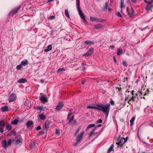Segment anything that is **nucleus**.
<instances>
[{"instance_id":"1","label":"nucleus","mask_w":153,"mask_h":153,"mask_svg":"<svg viewBox=\"0 0 153 153\" xmlns=\"http://www.w3.org/2000/svg\"><path fill=\"white\" fill-rule=\"evenodd\" d=\"M96 105L98 107H100V110L102 111L103 113L110 111L109 104L106 103L105 104H103L101 103L97 104Z\"/></svg>"},{"instance_id":"2","label":"nucleus","mask_w":153,"mask_h":153,"mask_svg":"<svg viewBox=\"0 0 153 153\" xmlns=\"http://www.w3.org/2000/svg\"><path fill=\"white\" fill-rule=\"evenodd\" d=\"M76 5L77 9L78 11L79 15L80 16L81 19L85 18V16L82 12V10L80 8V3L79 0H76Z\"/></svg>"},{"instance_id":"3","label":"nucleus","mask_w":153,"mask_h":153,"mask_svg":"<svg viewBox=\"0 0 153 153\" xmlns=\"http://www.w3.org/2000/svg\"><path fill=\"white\" fill-rule=\"evenodd\" d=\"M116 140L117 141L116 143V144L117 145V148H118L119 147L123 146V145L125 143H124L123 138L121 137L120 136H119L117 138Z\"/></svg>"},{"instance_id":"4","label":"nucleus","mask_w":153,"mask_h":153,"mask_svg":"<svg viewBox=\"0 0 153 153\" xmlns=\"http://www.w3.org/2000/svg\"><path fill=\"white\" fill-rule=\"evenodd\" d=\"M94 51V49L92 47L88 49L87 52L83 54V56H88L92 55Z\"/></svg>"},{"instance_id":"5","label":"nucleus","mask_w":153,"mask_h":153,"mask_svg":"<svg viewBox=\"0 0 153 153\" xmlns=\"http://www.w3.org/2000/svg\"><path fill=\"white\" fill-rule=\"evenodd\" d=\"M16 98V94L13 93L10 95L8 98L9 102H12L14 101Z\"/></svg>"},{"instance_id":"6","label":"nucleus","mask_w":153,"mask_h":153,"mask_svg":"<svg viewBox=\"0 0 153 153\" xmlns=\"http://www.w3.org/2000/svg\"><path fill=\"white\" fill-rule=\"evenodd\" d=\"M21 6L19 5L16 7L14 8L12 10L9 14V16H13V15L16 13L17 10H18L20 8Z\"/></svg>"},{"instance_id":"7","label":"nucleus","mask_w":153,"mask_h":153,"mask_svg":"<svg viewBox=\"0 0 153 153\" xmlns=\"http://www.w3.org/2000/svg\"><path fill=\"white\" fill-rule=\"evenodd\" d=\"M90 19L91 21H95L99 22H103L104 21V19H99L96 17H92L91 16L90 17Z\"/></svg>"},{"instance_id":"8","label":"nucleus","mask_w":153,"mask_h":153,"mask_svg":"<svg viewBox=\"0 0 153 153\" xmlns=\"http://www.w3.org/2000/svg\"><path fill=\"white\" fill-rule=\"evenodd\" d=\"M148 93V89L146 88V90L144 89L141 91H138V94L141 96H145Z\"/></svg>"},{"instance_id":"9","label":"nucleus","mask_w":153,"mask_h":153,"mask_svg":"<svg viewBox=\"0 0 153 153\" xmlns=\"http://www.w3.org/2000/svg\"><path fill=\"white\" fill-rule=\"evenodd\" d=\"M84 131H82L77 136L76 138V141H78V142H80V141L82 139V136L84 134Z\"/></svg>"},{"instance_id":"10","label":"nucleus","mask_w":153,"mask_h":153,"mask_svg":"<svg viewBox=\"0 0 153 153\" xmlns=\"http://www.w3.org/2000/svg\"><path fill=\"white\" fill-rule=\"evenodd\" d=\"M39 100L42 103H45L48 102V100L44 95H42L40 97Z\"/></svg>"},{"instance_id":"11","label":"nucleus","mask_w":153,"mask_h":153,"mask_svg":"<svg viewBox=\"0 0 153 153\" xmlns=\"http://www.w3.org/2000/svg\"><path fill=\"white\" fill-rule=\"evenodd\" d=\"M51 123V122L48 121H46L45 123L43 125V127L45 129H48L49 126V125Z\"/></svg>"},{"instance_id":"12","label":"nucleus","mask_w":153,"mask_h":153,"mask_svg":"<svg viewBox=\"0 0 153 153\" xmlns=\"http://www.w3.org/2000/svg\"><path fill=\"white\" fill-rule=\"evenodd\" d=\"M96 129V127H94L89 133V136L90 137H91L93 134L96 135L98 134L97 132H94V131Z\"/></svg>"},{"instance_id":"13","label":"nucleus","mask_w":153,"mask_h":153,"mask_svg":"<svg viewBox=\"0 0 153 153\" xmlns=\"http://www.w3.org/2000/svg\"><path fill=\"white\" fill-rule=\"evenodd\" d=\"M103 25L100 24H97L94 26V28L97 30H100L103 28Z\"/></svg>"},{"instance_id":"14","label":"nucleus","mask_w":153,"mask_h":153,"mask_svg":"<svg viewBox=\"0 0 153 153\" xmlns=\"http://www.w3.org/2000/svg\"><path fill=\"white\" fill-rule=\"evenodd\" d=\"M153 7V5L151 3H148L147 4V5H146L145 9L147 11L149 10L151 8Z\"/></svg>"},{"instance_id":"15","label":"nucleus","mask_w":153,"mask_h":153,"mask_svg":"<svg viewBox=\"0 0 153 153\" xmlns=\"http://www.w3.org/2000/svg\"><path fill=\"white\" fill-rule=\"evenodd\" d=\"M131 12H128V15L130 17H133L134 13V9L132 7L131 8Z\"/></svg>"},{"instance_id":"16","label":"nucleus","mask_w":153,"mask_h":153,"mask_svg":"<svg viewBox=\"0 0 153 153\" xmlns=\"http://www.w3.org/2000/svg\"><path fill=\"white\" fill-rule=\"evenodd\" d=\"M63 106V104L62 103H59L56 107V109L58 110L61 109Z\"/></svg>"},{"instance_id":"17","label":"nucleus","mask_w":153,"mask_h":153,"mask_svg":"<svg viewBox=\"0 0 153 153\" xmlns=\"http://www.w3.org/2000/svg\"><path fill=\"white\" fill-rule=\"evenodd\" d=\"M26 125L27 127L29 128L33 125V122L32 121L29 120L27 122Z\"/></svg>"},{"instance_id":"18","label":"nucleus","mask_w":153,"mask_h":153,"mask_svg":"<svg viewBox=\"0 0 153 153\" xmlns=\"http://www.w3.org/2000/svg\"><path fill=\"white\" fill-rule=\"evenodd\" d=\"M85 44L86 45H91L94 44V43L88 40H87L84 42Z\"/></svg>"},{"instance_id":"19","label":"nucleus","mask_w":153,"mask_h":153,"mask_svg":"<svg viewBox=\"0 0 153 153\" xmlns=\"http://www.w3.org/2000/svg\"><path fill=\"white\" fill-rule=\"evenodd\" d=\"M108 6V4L107 2L105 3V4L103 6L102 8V11H105L107 9Z\"/></svg>"},{"instance_id":"20","label":"nucleus","mask_w":153,"mask_h":153,"mask_svg":"<svg viewBox=\"0 0 153 153\" xmlns=\"http://www.w3.org/2000/svg\"><path fill=\"white\" fill-rule=\"evenodd\" d=\"M1 109L2 111H7L8 110V107L7 106H2L1 108Z\"/></svg>"},{"instance_id":"21","label":"nucleus","mask_w":153,"mask_h":153,"mask_svg":"<svg viewBox=\"0 0 153 153\" xmlns=\"http://www.w3.org/2000/svg\"><path fill=\"white\" fill-rule=\"evenodd\" d=\"M52 45H48L46 48L44 50V51L45 52H47L48 51H51L52 49Z\"/></svg>"},{"instance_id":"22","label":"nucleus","mask_w":153,"mask_h":153,"mask_svg":"<svg viewBox=\"0 0 153 153\" xmlns=\"http://www.w3.org/2000/svg\"><path fill=\"white\" fill-rule=\"evenodd\" d=\"M19 139L18 140H16L15 142V143L16 145L19 144L20 143H21L22 141V139L20 138V137H21V136L19 135Z\"/></svg>"},{"instance_id":"23","label":"nucleus","mask_w":153,"mask_h":153,"mask_svg":"<svg viewBox=\"0 0 153 153\" xmlns=\"http://www.w3.org/2000/svg\"><path fill=\"white\" fill-rule=\"evenodd\" d=\"M27 82V80L25 78L19 79L18 81V83H24Z\"/></svg>"},{"instance_id":"24","label":"nucleus","mask_w":153,"mask_h":153,"mask_svg":"<svg viewBox=\"0 0 153 153\" xmlns=\"http://www.w3.org/2000/svg\"><path fill=\"white\" fill-rule=\"evenodd\" d=\"M2 145L4 148H6L7 146V143L6 140H4L1 143Z\"/></svg>"},{"instance_id":"25","label":"nucleus","mask_w":153,"mask_h":153,"mask_svg":"<svg viewBox=\"0 0 153 153\" xmlns=\"http://www.w3.org/2000/svg\"><path fill=\"white\" fill-rule=\"evenodd\" d=\"M28 62V61L27 60L25 59L23 60L21 63V64L22 65L25 66L27 64Z\"/></svg>"},{"instance_id":"26","label":"nucleus","mask_w":153,"mask_h":153,"mask_svg":"<svg viewBox=\"0 0 153 153\" xmlns=\"http://www.w3.org/2000/svg\"><path fill=\"white\" fill-rule=\"evenodd\" d=\"M76 123V121L75 120H71V122L70 120L68 123V124L69 125L73 126L74 124Z\"/></svg>"},{"instance_id":"27","label":"nucleus","mask_w":153,"mask_h":153,"mask_svg":"<svg viewBox=\"0 0 153 153\" xmlns=\"http://www.w3.org/2000/svg\"><path fill=\"white\" fill-rule=\"evenodd\" d=\"M39 118L42 120H44L46 118L45 116L43 114H39Z\"/></svg>"},{"instance_id":"28","label":"nucleus","mask_w":153,"mask_h":153,"mask_svg":"<svg viewBox=\"0 0 153 153\" xmlns=\"http://www.w3.org/2000/svg\"><path fill=\"white\" fill-rule=\"evenodd\" d=\"M95 126V125L94 124H91L88 125L86 129V131H87V130L89 128H91L92 127H94Z\"/></svg>"},{"instance_id":"29","label":"nucleus","mask_w":153,"mask_h":153,"mask_svg":"<svg viewBox=\"0 0 153 153\" xmlns=\"http://www.w3.org/2000/svg\"><path fill=\"white\" fill-rule=\"evenodd\" d=\"M12 127L9 124H7L6 126V128L8 131H10L12 129Z\"/></svg>"},{"instance_id":"30","label":"nucleus","mask_w":153,"mask_h":153,"mask_svg":"<svg viewBox=\"0 0 153 153\" xmlns=\"http://www.w3.org/2000/svg\"><path fill=\"white\" fill-rule=\"evenodd\" d=\"M123 53V50L122 49L120 48H119L118 49V51L117 52V54L118 55H121Z\"/></svg>"},{"instance_id":"31","label":"nucleus","mask_w":153,"mask_h":153,"mask_svg":"<svg viewBox=\"0 0 153 153\" xmlns=\"http://www.w3.org/2000/svg\"><path fill=\"white\" fill-rule=\"evenodd\" d=\"M135 119V118L134 117H133L130 120V122L131 126H132L133 125Z\"/></svg>"},{"instance_id":"32","label":"nucleus","mask_w":153,"mask_h":153,"mask_svg":"<svg viewBox=\"0 0 153 153\" xmlns=\"http://www.w3.org/2000/svg\"><path fill=\"white\" fill-rule=\"evenodd\" d=\"M18 121H19L15 119L11 122V123L13 124L16 125L17 124Z\"/></svg>"},{"instance_id":"33","label":"nucleus","mask_w":153,"mask_h":153,"mask_svg":"<svg viewBox=\"0 0 153 153\" xmlns=\"http://www.w3.org/2000/svg\"><path fill=\"white\" fill-rule=\"evenodd\" d=\"M136 97V96H132L129 100H130V101H131V102H133L135 101L134 98H135Z\"/></svg>"},{"instance_id":"34","label":"nucleus","mask_w":153,"mask_h":153,"mask_svg":"<svg viewBox=\"0 0 153 153\" xmlns=\"http://www.w3.org/2000/svg\"><path fill=\"white\" fill-rule=\"evenodd\" d=\"M113 145H112L108 149V150L107 152L108 153H110L112 150L113 147Z\"/></svg>"},{"instance_id":"35","label":"nucleus","mask_w":153,"mask_h":153,"mask_svg":"<svg viewBox=\"0 0 153 153\" xmlns=\"http://www.w3.org/2000/svg\"><path fill=\"white\" fill-rule=\"evenodd\" d=\"M65 16H67V17H68V18L69 17V12L67 10L65 9Z\"/></svg>"},{"instance_id":"36","label":"nucleus","mask_w":153,"mask_h":153,"mask_svg":"<svg viewBox=\"0 0 153 153\" xmlns=\"http://www.w3.org/2000/svg\"><path fill=\"white\" fill-rule=\"evenodd\" d=\"M35 108L37 109L38 110H42L43 109V106H39V107H36Z\"/></svg>"},{"instance_id":"37","label":"nucleus","mask_w":153,"mask_h":153,"mask_svg":"<svg viewBox=\"0 0 153 153\" xmlns=\"http://www.w3.org/2000/svg\"><path fill=\"white\" fill-rule=\"evenodd\" d=\"M5 122L4 120H2L0 121V126H3Z\"/></svg>"},{"instance_id":"38","label":"nucleus","mask_w":153,"mask_h":153,"mask_svg":"<svg viewBox=\"0 0 153 153\" xmlns=\"http://www.w3.org/2000/svg\"><path fill=\"white\" fill-rule=\"evenodd\" d=\"M120 7L122 9L121 10V12H122L123 10L122 9L123 7H124L123 5V0H121L120 2Z\"/></svg>"},{"instance_id":"39","label":"nucleus","mask_w":153,"mask_h":153,"mask_svg":"<svg viewBox=\"0 0 153 153\" xmlns=\"http://www.w3.org/2000/svg\"><path fill=\"white\" fill-rule=\"evenodd\" d=\"M45 132L44 131H40L37 134V135L38 136H40L41 135H42L44 134Z\"/></svg>"},{"instance_id":"40","label":"nucleus","mask_w":153,"mask_h":153,"mask_svg":"<svg viewBox=\"0 0 153 153\" xmlns=\"http://www.w3.org/2000/svg\"><path fill=\"white\" fill-rule=\"evenodd\" d=\"M12 142V140L11 139H9L7 140V145H10Z\"/></svg>"},{"instance_id":"41","label":"nucleus","mask_w":153,"mask_h":153,"mask_svg":"<svg viewBox=\"0 0 153 153\" xmlns=\"http://www.w3.org/2000/svg\"><path fill=\"white\" fill-rule=\"evenodd\" d=\"M65 71V69L63 68H59L58 69L57 72V73H59V72L62 71Z\"/></svg>"},{"instance_id":"42","label":"nucleus","mask_w":153,"mask_h":153,"mask_svg":"<svg viewBox=\"0 0 153 153\" xmlns=\"http://www.w3.org/2000/svg\"><path fill=\"white\" fill-rule=\"evenodd\" d=\"M22 65H21V64L20 65H18L16 67V69L19 70H20V68H22Z\"/></svg>"},{"instance_id":"43","label":"nucleus","mask_w":153,"mask_h":153,"mask_svg":"<svg viewBox=\"0 0 153 153\" xmlns=\"http://www.w3.org/2000/svg\"><path fill=\"white\" fill-rule=\"evenodd\" d=\"M80 128H81V127L80 126L79 127V128H78V129L76 130V131L75 132V134L76 135L79 133V130L80 129Z\"/></svg>"},{"instance_id":"44","label":"nucleus","mask_w":153,"mask_h":153,"mask_svg":"<svg viewBox=\"0 0 153 153\" xmlns=\"http://www.w3.org/2000/svg\"><path fill=\"white\" fill-rule=\"evenodd\" d=\"M55 18V16L54 15H53L51 16H50L49 18V19L50 20H52L54 19Z\"/></svg>"},{"instance_id":"45","label":"nucleus","mask_w":153,"mask_h":153,"mask_svg":"<svg viewBox=\"0 0 153 153\" xmlns=\"http://www.w3.org/2000/svg\"><path fill=\"white\" fill-rule=\"evenodd\" d=\"M102 122V120L101 119H100L98 120L96 122L98 124L99 123H101Z\"/></svg>"},{"instance_id":"46","label":"nucleus","mask_w":153,"mask_h":153,"mask_svg":"<svg viewBox=\"0 0 153 153\" xmlns=\"http://www.w3.org/2000/svg\"><path fill=\"white\" fill-rule=\"evenodd\" d=\"M123 138L124 143H125L128 140V137H126L125 138L124 137H123Z\"/></svg>"},{"instance_id":"47","label":"nucleus","mask_w":153,"mask_h":153,"mask_svg":"<svg viewBox=\"0 0 153 153\" xmlns=\"http://www.w3.org/2000/svg\"><path fill=\"white\" fill-rule=\"evenodd\" d=\"M117 16H118L119 17H122V16L120 15L119 12H117Z\"/></svg>"},{"instance_id":"48","label":"nucleus","mask_w":153,"mask_h":153,"mask_svg":"<svg viewBox=\"0 0 153 153\" xmlns=\"http://www.w3.org/2000/svg\"><path fill=\"white\" fill-rule=\"evenodd\" d=\"M93 106H91V105H88L87 107V108H91V109H93Z\"/></svg>"},{"instance_id":"49","label":"nucleus","mask_w":153,"mask_h":153,"mask_svg":"<svg viewBox=\"0 0 153 153\" xmlns=\"http://www.w3.org/2000/svg\"><path fill=\"white\" fill-rule=\"evenodd\" d=\"M4 131L3 129L1 127H0V133H2L4 132Z\"/></svg>"},{"instance_id":"50","label":"nucleus","mask_w":153,"mask_h":153,"mask_svg":"<svg viewBox=\"0 0 153 153\" xmlns=\"http://www.w3.org/2000/svg\"><path fill=\"white\" fill-rule=\"evenodd\" d=\"M110 103H111V105H114L115 104L114 102V101H113L112 100H111V101H110Z\"/></svg>"},{"instance_id":"51","label":"nucleus","mask_w":153,"mask_h":153,"mask_svg":"<svg viewBox=\"0 0 153 153\" xmlns=\"http://www.w3.org/2000/svg\"><path fill=\"white\" fill-rule=\"evenodd\" d=\"M12 133H13V136H15L16 134V132L15 131H12Z\"/></svg>"},{"instance_id":"52","label":"nucleus","mask_w":153,"mask_h":153,"mask_svg":"<svg viewBox=\"0 0 153 153\" xmlns=\"http://www.w3.org/2000/svg\"><path fill=\"white\" fill-rule=\"evenodd\" d=\"M100 107H95V106H94L93 107V109H96L97 110H100Z\"/></svg>"},{"instance_id":"53","label":"nucleus","mask_w":153,"mask_h":153,"mask_svg":"<svg viewBox=\"0 0 153 153\" xmlns=\"http://www.w3.org/2000/svg\"><path fill=\"white\" fill-rule=\"evenodd\" d=\"M72 114V112L71 111L70 112H69L68 113V118Z\"/></svg>"},{"instance_id":"54","label":"nucleus","mask_w":153,"mask_h":153,"mask_svg":"<svg viewBox=\"0 0 153 153\" xmlns=\"http://www.w3.org/2000/svg\"><path fill=\"white\" fill-rule=\"evenodd\" d=\"M56 134L58 135L59 134V130L56 129Z\"/></svg>"},{"instance_id":"55","label":"nucleus","mask_w":153,"mask_h":153,"mask_svg":"<svg viewBox=\"0 0 153 153\" xmlns=\"http://www.w3.org/2000/svg\"><path fill=\"white\" fill-rule=\"evenodd\" d=\"M109 112V111H107L106 112H105L104 113L106 114L105 116L106 117H108V115Z\"/></svg>"},{"instance_id":"56","label":"nucleus","mask_w":153,"mask_h":153,"mask_svg":"<svg viewBox=\"0 0 153 153\" xmlns=\"http://www.w3.org/2000/svg\"><path fill=\"white\" fill-rule=\"evenodd\" d=\"M144 1L145 3H146L147 4L148 3H150L149 1H147V0H144Z\"/></svg>"},{"instance_id":"57","label":"nucleus","mask_w":153,"mask_h":153,"mask_svg":"<svg viewBox=\"0 0 153 153\" xmlns=\"http://www.w3.org/2000/svg\"><path fill=\"white\" fill-rule=\"evenodd\" d=\"M82 19L83 20L82 21L84 23H86L87 22V21L85 18L83 19Z\"/></svg>"},{"instance_id":"58","label":"nucleus","mask_w":153,"mask_h":153,"mask_svg":"<svg viewBox=\"0 0 153 153\" xmlns=\"http://www.w3.org/2000/svg\"><path fill=\"white\" fill-rule=\"evenodd\" d=\"M123 65H124V66H125V65H126V61H123Z\"/></svg>"},{"instance_id":"59","label":"nucleus","mask_w":153,"mask_h":153,"mask_svg":"<svg viewBox=\"0 0 153 153\" xmlns=\"http://www.w3.org/2000/svg\"><path fill=\"white\" fill-rule=\"evenodd\" d=\"M74 115H73L72 117H71L70 120V122L71 121V120H74Z\"/></svg>"},{"instance_id":"60","label":"nucleus","mask_w":153,"mask_h":153,"mask_svg":"<svg viewBox=\"0 0 153 153\" xmlns=\"http://www.w3.org/2000/svg\"><path fill=\"white\" fill-rule=\"evenodd\" d=\"M116 88H117V89H118V90L119 91H121L122 89H121V87H120V88L117 87Z\"/></svg>"},{"instance_id":"61","label":"nucleus","mask_w":153,"mask_h":153,"mask_svg":"<svg viewBox=\"0 0 153 153\" xmlns=\"http://www.w3.org/2000/svg\"><path fill=\"white\" fill-rule=\"evenodd\" d=\"M41 129V127L40 126H38L37 127L36 129L37 130H39L40 129Z\"/></svg>"},{"instance_id":"62","label":"nucleus","mask_w":153,"mask_h":153,"mask_svg":"<svg viewBox=\"0 0 153 153\" xmlns=\"http://www.w3.org/2000/svg\"><path fill=\"white\" fill-rule=\"evenodd\" d=\"M134 91L133 90H132L131 91V94L132 95H134Z\"/></svg>"},{"instance_id":"63","label":"nucleus","mask_w":153,"mask_h":153,"mask_svg":"<svg viewBox=\"0 0 153 153\" xmlns=\"http://www.w3.org/2000/svg\"><path fill=\"white\" fill-rule=\"evenodd\" d=\"M79 142H78V141H76V142L75 143L74 145H75V146H76L79 143Z\"/></svg>"},{"instance_id":"64","label":"nucleus","mask_w":153,"mask_h":153,"mask_svg":"<svg viewBox=\"0 0 153 153\" xmlns=\"http://www.w3.org/2000/svg\"><path fill=\"white\" fill-rule=\"evenodd\" d=\"M85 80L82 81L81 82V83L82 84H84L85 83Z\"/></svg>"}]
</instances>
